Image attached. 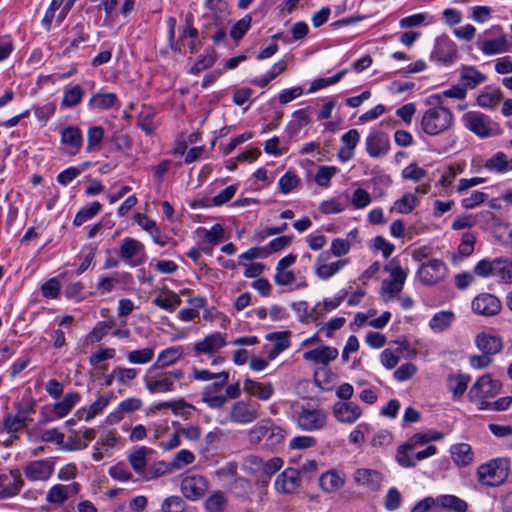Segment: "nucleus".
Listing matches in <instances>:
<instances>
[{"mask_svg":"<svg viewBox=\"0 0 512 512\" xmlns=\"http://www.w3.org/2000/svg\"><path fill=\"white\" fill-rule=\"evenodd\" d=\"M285 435V430L275 425L272 420L263 419L249 430L248 440L254 446L262 440L266 441L267 446H277L284 441Z\"/></svg>","mask_w":512,"mask_h":512,"instance_id":"obj_1","label":"nucleus"},{"mask_svg":"<svg viewBox=\"0 0 512 512\" xmlns=\"http://www.w3.org/2000/svg\"><path fill=\"white\" fill-rule=\"evenodd\" d=\"M453 122L451 111L441 105L429 108L422 116V130L431 136L439 135L448 130Z\"/></svg>","mask_w":512,"mask_h":512,"instance_id":"obj_2","label":"nucleus"},{"mask_svg":"<svg viewBox=\"0 0 512 512\" xmlns=\"http://www.w3.org/2000/svg\"><path fill=\"white\" fill-rule=\"evenodd\" d=\"M464 126L480 138L498 136L502 133L500 125L488 115L478 111H469L463 115Z\"/></svg>","mask_w":512,"mask_h":512,"instance_id":"obj_3","label":"nucleus"},{"mask_svg":"<svg viewBox=\"0 0 512 512\" xmlns=\"http://www.w3.org/2000/svg\"><path fill=\"white\" fill-rule=\"evenodd\" d=\"M478 481L486 486H499L509 475V462L506 459H494L477 469Z\"/></svg>","mask_w":512,"mask_h":512,"instance_id":"obj_4","label":"nucleus"},{"mask_svg":"<svg viewBox=\"0 0 512 512\" xmlns=\"http://www.w3.org/2000/svg\"><path fill=\"white\" fill-rule=\"evenodd\" d=\"M283 466V461L279 457H274L267 461L256 455H249L244 461L245 469L254 474L261 481L265 482Z\"/></svg>","mask_w":512,"mask_h":512,"instance_id":"obj_5","label":"nucleus"},{"mask_svg":"<svg viewBox=\"0 0 512 512\" xmlns=\"http://www.w3.org/2000/svg\"><path fill=\"white\" fill-rule=\"evenodd\" d=\"M34 404L27 402L24 405H18L15 414L9 413L3 419V430L9 434L16 433L25 428L31 421V414L34 413Z\"/></svg>","mask_w":512,"mask_h":512,"instance_id":"obj_6","label":"nucleus"},{"mask_svg":"<svg viewBox=\"0 0 512 512\" xmlns=\"http://www.w3.org/2000/svg\"><path fill=\"white\" fill-rule=\"evenodd\" d=\"M229 417L233 423L250 424L259 417V405L250 401H236L230 408Z\"/></svg>","mask_w":512,"mask_h":512,"instance_id":"obj_7","label":"nucleus"},{"mask_svg":"<svg viewBox=\"0 0 512 512\" xmlns=\"http://www.w3.org/2000/svg\"><path fill=\"white\" fill-rule=\"evenodd\" d=\"M447 271V266L442 260L431 259L420 266L417 275L424 285H434L445 278Z\"/></svg>","mask_w":512,"mask_h":512,"instance_id":"obj_8","label":"nucleus"},{"mask_svg":"<svg viewBox=\"0 0 512 512\" xmlns=\"http://www.w3.org/2000/svg\"><path fill=\"white\" fill-rule=\"evenodd\" d=\"M327 422V413L321 408H303L297 414L298 427L304 431L322 429Z\"/></svg>","mask_w":512,"mask_h":512,"instance_id":"obj_9","label":"nucleus"},{"mask_svg":"<svg viewBox=\"0 0 512 512\" xmlns=\"http://www.w3.org/2000/svg\"><path fill=\"white\" fill-rule=\"evenodd\" d=\"M180 490L186 499L196 501L208 490V481L198 474L187 475L181 480Z\"/></svg>","mask_w":512,"mask_h":512,"instance_id":"obj_10","label":"nucleus"},{"mask_svg":"<svg viewBox=\"0 0 512 512\" xmlns=\"http://www.w3.org/2000/svg\"><path fill=\"white\" fill-rule=\"evenodd\" d=\"M385 270L390 272V279L383 281L382 293L388 296L385 298L386 300H390L403 289L407 277V272L404 271L399 265L394 267L386 265Z\"/></svg>","mask_w":512,"mask_h":512,"instance_id":"obj_11","label":"nucleus"},{"mask_svg":"<svg viewBox=\"0 0 512 512\" xmlns=\"http://www.w3.org/2000/svg\"><path fill=\"white\" fill-rule=\"evenodd\" d=\"M426 443L429 442L425 432L415 433L406 443L398 448L396 459L399 465L402 467H414L415 461L413 460V455H410V451Z\"/></svg>","mask_w":512,"mask_h":512,"instance_id":"obj_12","label":"nucleus"},{"mask_svg":"<svg viewBox=\"0 0 512 512\" xmlns=\"http://www.w3.org/2000/svg\"><path fill=\"white\" fill-rule=\"evenodd\" d=\"M120 256L131 266L136 267L145 261L144 246L134 238H125L120 246Z\"/></svg>","mask_w":512,"mask_h":512,"instance_id":"obj_13","label":"nucleus"},{"mask_svg":"<svg viewBox=\"0 0 512 512\" xmlns=\"http://www.w3.org/2000/svg\"><path fill=\"white\" fill-rule=\"evenodd\" d=\"M227 334L222 332H214L205 336L202 340L197 341L193 346L195 355L206 354L211 355L227 344Z\"/></svg>","mask_w":512,"mask_h":512,"instance_id":"obj_14","label":"nucleus"},{"mask_svg":"<svg viewBox=\"0 0 512 512\" xmlns=\"http://www.w3.org/2000/svg\"><path fill=\"white\" fill-rule=\"evenodd\" d=\"M54 472V463L49 459L29 462L24 468V475L30 481H46Z\"/></svg>","mask_w":512,"mask_h":512,"instance_id":"obj_15","label":"nucleus"},{"mask_svg":"<svg viewBox=\"0 0 512 512\" xmlns=\"http://www.w3.org/2000/svg\"><path fill=\"white\" fill-rule=\"evenodd\" d=\"M472 310L479 315L494 316L501 310L500 300L490 293H481L472 301Z\"/></svg>","mask_w":512,"mask_h":512,"instance_id":"obj_16","label":"nucleus"},{"mask_svg":"<svg viewBox=\"0 0 512 512\" xmlns=\"http://www.w3.org/2000/svg\"><path fill=\"white\" fill-rule=\"evenodd\" d=\"M23 486L21 474L18 469L0 472V496L9 498L17 495Z\"/></svg>","mask_w":512,"mask_h":512,"instance_id":"obj_17","label":"nucleus"},{"mask_svg":"<svg viewBox=\"0 0 512 512\" xmlns=\"http://www.w3.org/2000/svg\"><path fill=\"white\" fill-rule=\"evenodd\" d=\"M500 390V383L490 375H483L470 388L469 395L473 399H485L495 396Z\"/></svg>","mask_w":512,"mask_h":512,"instance_id":"obj_18","label":"nucleus"},{"mask_svg":"<svg viewBox=\"0 0 512 512\" xmlns=\"http://www.w3.org/2000/svg\"><path fill=\"white\" fill-rule=\"evenodd\" d=\"M390 149L389 137L382 132H374L366 138V150L371 157L384 156Z\"/></svg>","mask_w":512,"mask_h":512,"instance_id":"obj_19","label":"nucleus"},{"mask_svg":"<svg viewBox=\"0 0 512 512\" xmlns=\"http://www.w3.org/2000/svg\"><path fill=\"white\" fill-rule=\"evenodd\" d=\"M354 482L370 491H378L382 483V475L372 469L359 468L354 472Z\"/></svg>","mask_w":512,"mask_h":512,"instance_id":"obj_20","label":"nucleus"},{"mask_svg":"<svg viewBox=\"0 0 512 512\" xmlns=\"http://www.w3.org/2000/svg\"><path fill=\"white\" fill-rule=\"evenodd\" d=\"M333 414L338 421L352 424L361 416V409L353 402L339 401L333 406Z\"/></svg>","mask_w":512,"mask_h":512,"instance_id":"obj_21","label":"nucleus"},{"mask_svg":"<svg viewBox=\"0 0 512 512\" xmlns=\"http://www.w3.org/2000/svg\"><path fill=\"white\" fill-rule=\"evenodd\" d=\"M329 259V252L320 253L316 260V275L322 280H328L338 273L346 264L347 260H338L331 264L325 262Z\"/></svg>","mask_w":512,"mask_h":512,"instance_id":"obj_22","label":"nucleus"},{"mask_svg":"<svg viewBox=\"0 0 512 512\" xmlns=\"http://www.w3.org/2000/svg\"><path fill=\"white\" fill-rule=\"evenodd\" d=\"M300 485V473L294 468L285 469L276 479V489L282 493H293Z\"/></svg>","mask_w":512,"mask_h":512,"instance_id":"obj_23","label":"nucleus"},{"mask_svg":"<svg viewBox=\"0 0 512 512\" xmlns=\"http://www.w3.org/2000/svg\"><path fill=\"white\" fill-rule=\"evenodd\" d=\"M67 42L64 53L70 54L77 50L82 43H85L89 39V33L87 31V25L84 23H77L68 32Z\"/></svg>","mask_w":512,"mask_h":512,"instance_id":"obj_24","label":"nucleus"},{"mask_svg":"<svg viewBox=\"0 0 512 512\" xmlns=\"http://www.w3.org/2000/svg\"><path fill=\"white\" fill-rule=\"evenodd\" d=\"M153 303L168 312H174L182 303L180 296L174 291L164 287L153 299Z\"/></svg>","mask_w":512,"mask_h":512,"instance_id":"obj_25","label":"nucleus"},{"mask_svg":"<svg viewBox=\"0 0 512 512\" xmlns=\"http://www.w3.org/2000/svg\"><path fill=\"white\" fill-rule=\"evenodd\" d=\"M338 350L329 346H321L319 348L306 351L303 354L305 360L313 361L314 363H320L327 365L330 361L335 360L338 357Z\"/></svg>","mask_w":512,"mask_h":512,"instance_id":"obj_26","label":"nucleus"},{"mask_svg":"<svg viewBox=\"0 0 512 512\" xmlns=\"http://www.w3.org/2000/svg\"><path fill=\"white\" fill-rule=\"evenodd\" d=\"M146 388L151 393H164L174 389V382L169 379V375L161 373L157 376H146L144 378Z\"/></svg>","mask_w":512,"mask_h":512,"instance_id":"obj_27","label":"nucleus"},{"mask_svg":"<svg viewBox=\"0 0 512 512\" xmlns=\"http://www.w3.org/2000/svg\"><path fill=\"white\" fill-rule=\"evenodd\" d=\"M450 454L453 462L458 467H465L472 463L474 454L471 446L467 443H458L450 448Z\"/></svg>","mask_w":512,"mask_h":512,"instance_id":"obj_28","label":"nucleus"},{"mask_svg":"<svg viewBox=\"0 0 512 512\" xmlns=\"http://www.w3.org/2000/svg\"><path fill=\"white\" fill-rule=\"evenodd\" d=\"M476 345L484 354L494 355L502 349V341L498 336L480 333L476 337Z\"/></svg>","mask_w":512,"mask_h":512,"instance_id":"obj_29","label":"nucleus"},{"mask_svg":"<svg viewBox=\"0 0 512 512\" xmlns=\"http://www.w3.org/2000/svg\"><path fill=\"white\" fill-rule=\"evenodd\" d=\"M243 390L262 401L268 400L273 394V387L270 383L262 384L252 379H246L243 384Z\"/></svg>","mask_w":512,"mask_h":512,"instance_id":"obj_30","label":"nucleus"},{"mask_svg":"<svg viewBox=\"0 0 512 512\" xmlns=\"http://www.w3.org/2000/svg\"><path fill=\"white\" fill-rule=\"evenodd\" d=\"M61 142L73 149L71 154H76L82 147L83 137L77 126H68L61 131Z\"/></svg>","mask_w":512,"mask_h":512,"instance_id":"obj_31","label":"nucleus"},{"mask_svg":"<svg viewBox=\"0 0 512 512\" xmlns=\"http://www.w3.org/2000/svg\"><path fill=\"white\" fill-rule=\"evenodd\" d=\"M88 105L92 109L107 110L114 106H120L119 100L114 93H101L93 94L88 101Z\"/></svg>","mask_w":512,"mask_h":512,"instance_id":"obj_32","label":"nucleus"},{"mask_svg":"<svg viewBox=\"0 0 512 512\" xmlns=\"http://www.w3.org/2000/svg\"><path fill=\"white\" fill-rule=\"evenodd\" d=\"M432 56L443 63H450L456 56L455 45L448 39H440L437 41Z\"/></svg>","mask_w":512,"mask_h":512,"instance_id":"obj_33","label":"nucleus"},{"mask_svg":"<svg viewBox=\"0 0 512 512\" xmlns=\"http://www.w3.org/2000/svg\"><path fill=\"white\" fill-rule=\"evenodd\" d=\"M344 477H342L335 470L323 473L319 479L320 487L326 492H335L341 489L344 485Z\"/></svg>","mask_w":512,"mask_h":512,"instance_id":"obj_34","label":"nucleus"},{"mask_svg":"<svg viewBox=\"0 0 512 512\" xmlns=\"http://www.w3.org/2000/svg\"><path fill=\"white\" fill-rule=\"evenodd\" d=\"M461 80L466 87L471 89L486 81V75L477 70L474 66H462L460 70Z\"/></svg>","mask_w":512,"mask_h":512,"instance_id":"obj_35","label":"nucleus"},{"mask_svg":"<svg viewBox=\"0 0 512 512\" xmlns=\"http://www.w3.org/2000/svg\"><path fill=\"white\" fill-rule=\"evenodd\" d=\"M485 168L490 171L504 173L512 170V158L509 159L504 152H497L485 163Z\"/></svg>","mask_w":512,"mask_h":512,"instance_id":"obj_36","label":"nucleus"},{"mask_svg":"<svg viewBox=\"0 0 512 512\" xmlns=\"http://www.w3.org/2000/svg\"><path fill=\"white\" fill-rule=\"evenodd\" d=\"M397 344L398 347L395 351H392L391 349H385L380 355L381 363L387 369H393L396 367L400 360V355L404 350L408 349V343L406 341L397 342Z\"/></svg>","mask_w":512,"mask_h":512,"instance_id":"obj_37","label":"nucleus"},{"mask_svg":"<svg viewBox=\"0 0 512 512\" xmlns=\"http://www.w3.org/2000/svg\"><path fill=\"white\" fill-rule=\"evenodd\" d=\"M80 401L78 392L67 393L60 402L54 404L53 412L58 418L69 414L72 408Z\"/></svg>","mask_w":512,"mask_h":512,"instance_id":"obj_38","label":"nucleus"},{"mask_svg":"<svg viewBox=\"0 0 512 512\" xmlns=\"http://www.w3.org/2000/svg\"><path fill=\"white\" fill-rule=\"evenodd\" d=\"M495 277L500 282L512 284V259L508 257L495 258Z\"/></svg>","mask_w":512,"mask_h":512,"instance_id":"obj_39","label":"nucleus"},{"mask_svg":"<svg viewBox=\"0 0 512 512\" xmlns=\"http://www.w3.org/2000/svg\"><path fill=\"white\" fill-rule=\"evenodd\" d=\"M435 500V504L452 510L454 512H466L467 503L455 495H440Z\"/></svg>","mask_w":512,"mask_h":512,"instance_id":"obj_40","label":"nucleus"},{"mask_svg":"<svg viewBox=\"0 0 512 512\" xmlns=\"http://www.w3.org/2000/svg\"><path fill=\"white\" fill-rule=\"evenodd\" d=\"M454 319L455 315L453 312L440 311L431 318L429 326L434 332H443L451 326Z\"/></svg>","mask_w":512,"mask_h":512,"instance_id":"obj_41","label":"nucleus"},{"mask_svg":"<svg viewBox=\"0 0 512 512\" xmlns=\"http://www.w3.org/2000/svg\"><path fill=\"white\" fill-rule=\"evenodd\" d=\"M180 356V348L171 347L165 349L158 355L156 362L149 368V372L151 373L154 369L162 368L173 364L180 358Z\"/></svg>","mask_w":512,"mask_h":512,"instance_id":"obj_42","label":"nucleus"},{"mask_svg":"<svg viewBox=\"0 0 512 512\" xmlns=\"http://www.w3.org/2000/svg\"><path fill=\"white\" fill-rule=\"evenodd\" d=\"M479 48L486 55H494L508 51V42L505 36L496 39L484 40Z\"/></svg>","mask_w":512,"mask_h":512,"instance_id":"obj_43","label":"nucleus"},{"mask_svg":"<svg viewBox=\"0 0 512 512\" xmlns=\"http://www.w3.org/2000/svg\"><path fill=\"white\" fill-rule=\"evenodd\" d=\"M360 139V134L356 129H351L342 135L341 140L345 148L340 151V157L343 161L352 157V151L357 146Z\"/></svg>","mask_w":512,"mask_h":512,"instance_id":"obj_44","label":"nucleus"},{"mask_svg":"<svg viewBox=\"0 0 512 512\" xmlns=\"http://www.w3.org/2000/svg\"><path fill=\"white\" fill-rule=\"evenodd\" d=\"M340 305V299H324L322 303H317L310 311H309V319L312 321H318L323 318L324 315L336 309Z\"/></svg>","mask_w":512,"mask_h":512,"instance_id":"obj_45","label":"nucleus"},{"mask_svg":"<svg viewBox=\"0 0 512 512\" xmlns=\"http://www.w3.org/2000/svg\"><path fill=\"white\" fill-rule=\"evenodd\" d=\"M418 202L419 200L415 195L406 193L394 202L391 211H396L400 214H408L413 211Z\"/></svg>","mask_w":512,"mask_h":512,"instance_id":"obj_46","label":"nucleus"},{"mask_svg":"<svg viewBox=\"0 0 512 512\" xmlns=\"http://www.w3.org/2000/svg\"><path fill=\"white\" fill-rule=\"evenodd\" d=\"M102 209V204L98 201L91 203L88 207H84L76 214L73 224L75 226H81L86 221L96 216Z\"/></svg>","mask_w":512,"mask_h":512,"instance_id":"obj_47","label":"nucleus"},{"mask_svg":"<svg viewBox=\"0 0 512 512\" xmlns=\"http://www.w3.org/2000/svg\"><path fill=\"white\" fill-rule=\"evenodd\" d=\"M104 137V129L101 126H93L87 132V152H97L101 149V142Z\"/></svg>","mask_w":512,"mask_h":512,"instance_id":"obj_48","label":"nucleus"},{"mask_svg":"<svg viewBox=\"0 0 512 512\" xmlns=\"http://www.w3.org/2000/svg\"><path fill=\"white\" fill-rule=\"evenodd\" d=\"M289 332L283 331V332H272L269 333L266 338L268 340H276V344L273 348V350L269 353L268 358L273 359L275 355L278 353L284 351L289 347V340H288Z\"/></svg>","mask_w":512,"mask_h":512,"instance_id":"obj_49","label":"nucleus"},{"mask_svg":"<svg viewBox=\"0 0 512 512\" xmlns=\"http://www.w3.org/2000/svg\"><path fill=\"white\" fill-rule=\"evenodd\" d=\"M469 377L464 374H457L448 378V388L454 397H461L467 389Z\"/></svg>","mask_w":512,"mask_h":512,"instance_id":"obj_50","label":"nucleus"},{"mask_svg":"<svg viewBox=\"0 0 512 512\" xmlns=\"http://www.w3.org/2000/svg\"><path fill=\"white\" fill-rule=\"evenodd\" d=\"M227 504V499L223 492L216 491L211 494L204 503L207 512H223Z\"/></svg>","mask_w":512,"mask_h":512,"instance_id":"obj_51","label":"nucleus"},{"mask_svg":"<svg viewBox=\"0 0 512 512\" xmlns=\"http://www.w3.org/2000/svg\"><path fill=\"white\" fill-rule=\"evenodd\" d=\"M146 452L147 449L145 447H141L128 456V460L133 470L142 476L145 473V467L147 465Z\"/></svg>","mask_w":512,"mask_h":512,"instance_id":"obj_52","label":"nucleus"},{"mask_svg":"<svg viewBox=\"0 0 512 512\" xmlns=\"http://www.w3.org/2000/svg\"><path fill=\"white\" fill-rule=\"evenodd\" d=\"M214 382L206 385L203 389L202 395L221 394V390L227 385L229 380V373L222 371L215 374Z\"/></svg>","mask_w":512,"mask_h":512,"instance_id":"obj_53","label":"nucleus"},{"mask_svg":"<svg viewBox=\"0 0 512 512\" xmlns=\"http://www.w3.org/2000/svg\"><path fill=\"white\" fill-rule=\"evenodd\" d=\"M83 95L84 90L82 87L80 85H74L64 91L61 104L65 107H74L81 102Z\"/></svg>","mask_w":512,"mask_h":512,"instance_id":"obj_54","label":"nucleus"},{"mask_svg":"<svg viewBox=\"0 0 512 512\" xmlns=\"http://www.w3.org/2000/svg\"><path fill=\"white\" fill-rule=\"evenodd\" d=\"M115 326L113 320L98 322L91 332L87 335V341L91 343L99 342L107 334L108 330Z\"/></svg>","mask_w":512,"mask_h":512,"instance_id":"obj_55","label":"nucleus"},{"mask_svg":"<svg viewBox=\"0 0 512 512\" xmlns=\"http://www.w3.org/2000/svg\"><path fill=\"white\" fill-rule=\"evenodd\" d=\"M154 357L153 348H144L140 350H133L127 354V359L132 364H147Z\"/></svg>","mask_w":512,"mask_h":512,"instance_id":"obj_56","label":"nucleus"},{"mask_svg":"<svg viewBox=\"0 0 512 512\" xmlns=\"http://www.w3.org/2000/svg\"><path fill=\"white\" fill-rule=\"evenodd\" d=\"M293 117L294 120L288 126L290 136L296 135L303 126L310 122V118L305 109L295 111Z\"/></svg>","mask_w":512,"mask_h":512,"instance_id":"obj_57","label":"nucleus"},{"mask_svg":"<svg viewBox=\"0 0 512 512\" xmlns=\"http://www.w3.org/2000/svg\"><path fill=\"white\" fill-rule=\"evenodd\" d=\"M186 503L179 496H169L161 504V512H185Z\"/></svg>","mask_w":512,"mask_h":512,"instance_id":"obj_58","label":"nucleus"},{"mask_svg":"<svg viewBox=\"0 0 512 512\" xmlns=\"http://www.w3.org/2000/svg\"><path fill=\"white\" fill-rule=\"evenodd\" d=\"M69 486L57 484L50 488L47 493V501L55 504H62L68 499Z\"/></svg>","mask_w":512,"mask_h":512,"instance_id":"obj_59","label":"nucleus"},{"mask_svg":"<svg viewBox=\"0 0 512 512\" xmlns=\"http://www.w3.org/2000/svg\"><path fill=\"white\" fill-rule=\"evenodd\" d=\"M495 258L494 259H482L474 267L473 272L475 275L483 278L490 276L495 277Z\"/></svg>","mask_w":512,"mask_h":512,"instance_id":"obj_60","label":"nucleus"},{"mask_svg":"<svg viewBox=\"0 0 512 512\" xmlns=\"http://www.w3.org/2000/svg\"><path fill=\"white\" fill-rule=\"evenodd\" d=\"M338 171V168L335 166H320L315 175V182L321 187H328L331 178Z\"/></svg>","mask_w":512,"mask_h":512,"instance_id":"obj_61","label":"nucleus"},{"mask_svg":"<svg viewBox=\"0 0 512 512\" xmlns=\"http://www.w3.org/2000/svg\"><path fill=\"white\" fill-rule=\"evenodd\" d=\"M298 176L291 171L286 172L278 181V186L283 194L291 192L299 183Z\"/></svg>","mask_w":512,"mask_h":512,"instance_id":"obj_62","label":"nucleus"},{"mask_svg":"<svg viewBox=\"0 0 512 512\" xmlns=\"http://www.w3.org/2000/svg\"><path fill=\"white\" fill-rule=\"evenodd\" d=\"M252 18L249 15L244 16L240 20H238L232 27L230 31L231 37L238 41L240 40L248 31L251 25Z\"/></svg>","mask_w":512,"mask_h":512,"instance_id":"obj_63","label":"nucleus"},{"mask_svg":"<svg viewBox=\"0 0 512 512\" xmlns=\"http://www.w3.org/2000/svg\"><path fill=\"white\" fill-rule=\"evenodd\" d=\"M109 475L118 481L126 482L132 479V474L127 467V465L123 462H118L114 466L109 468Z\"/></svg>","mask_w":512,"mask_h":512,"instance_id":"obj_64","label":"nucleus"}]
</instances>
